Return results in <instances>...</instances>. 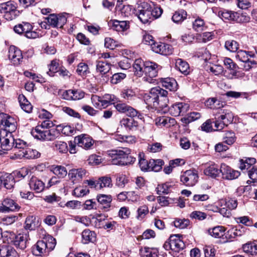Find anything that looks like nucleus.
<instances>
[{"instance_id":"14","label":"nucleus","mask_w":257,"mask_h":257,"mask_svg":"<svg viewBox=\"0 0 257 257\" xmlns=\"http://www.w3.org/2000/svg\"><path fill=\"white\" fill-rule=\"evenodd\" d=\"M198 175L195 170H186L181 175V182L186 186H194L198 182Z\"/></svg>"},{"instance_id":"56","label":"nucleus","mask_w":257,"mask_h":257,"mask_svg":"<svg viewBox=\"0 0 257 257\" xmlns=\"http://www.w3.org/2000/svg\"><path fill=\"white\" fill-rule=\"evenodd\" d=\"M99 185H101V189L103 187H111L112 183L111 179L108 176L100 177L98 179Z\"/></svg>"},{"instance_id":"4","label":"nucleus","mask_w":257,"mask_h":257,"mask_svg":"<svg viewBox=\"0 0 257 257\" xmlns=\"http://www.w3.org/2000/svg\"><path fill=\"white\" fill-rule=\"evenodd\" d=\"M0 143L1 148L5 151L14 148L23 149L26 147L25 142L19 139H15L13 133L6 131L0 132Z\"/></svg>"},{"instance_id":"31","label":"nucleus","mask_w":257,"mask_h":257,"mask_svg":"<svg viewBox=\"0 0 257 257\" xmlns=\"http://www.w3.org/2000/svg\"><path fill=\"white\" fill-rule=\"evenodd\" d=\"M156 124L159 127H169L175 123V119L166 116H161L156 118L155 120Z\"/></svg>"},{"instance_id":"61","label":"nucleus","mask_w":257,"mask_h":257,"mask_svg":"<svg viewBox=\"0 0 257 257\" xmlns=\"http://www.w3.org/2000/svg\"><path fill=\"white\" fill-rule=\"evenodd\" d=\"M128 180L125 175L122 174H117L116 178V184L120 187H123L127 183Z\"/></svg>"},{"instance_id":"45","label":"nucleus","mask_w":257,"mask_h":257,"mask_svg":"<svg viewBox=\"0 0 257 257\" xmlns=\"http://www.w3.org/2000/svg\"><path fill=\"white\" fill-rule=\"evenodd\" d=\"M201 117V114L197 112H192L188 114L186 117L181 118V121L186 124H188L193 121L196 120Z\"/></svg>"},{"instance_id":"12","label":"nucleus","mask_w":257,"mask_h":257,"mask_svg":"<svg viewBox=\"0 0 257 257\" xmlns=\"http://www.w3.org/2000/svg\"><path fill=\"white\" fill-rule=\"evenodd\" d=\"M54 131L46 130L42 128L40 126H36L31 131L32 135L36 139L43 141H51L55 138L53 134Z\"/></svg>"},{"instance_id":"17","label":"nucleus","mask_w":257,"mask_h":257,"mask_svg":"<svg viewBox=\"0 0 257 257\" xmlns=\"http://www.w3.org/2000/svg\"><path fill=\"white\" fill-rule=\"evenodd\" d=\"M254 56L251 52L239 50L237 52L235 57L240 61L245 63L244 68L246 70H248L251 67V65L256 64L254 60L249 59V57H253Z\"/></svg>"},{"instance_id":"7","label":"nucleus","mask_w":257,"mask_h":257,"mask_svg":"<svg viewBox=\"0 0 257 257\" xmlns=\"http://www.w3.org/2000/svg\"><path fill=\"white\" fill-rule=\"evenodd\" d=\"M185 246V243L180 239V236L179 234L171 235L163 245L166 250H171L175 253L179 252L180 250L183 249Z\"/></svg>"},{"instance_id":"46","label":"nucleus","mask_w":257,"mask_h":257,"mask_svg":"<svg viewBox=\"0 0 257 257\" xmlns=\"http://www.w3.org/2000/svg\"><path fill=\"white\" fill-rule=\"evenodd\" d=\"M205 22L203 19L198 18L193 22V29L196 32H201L206 29Z\"/></svg>"},{"instance_id":"15","label":"nucleus","mask_w":257,"mask_h":257,"mask_svg":"<svg viewBox=\"0 0 257 257\" xmlns=\"http://www.w3.org/2000/svg\"><path fill=\"white\" fill-rule=\"evenodd\" d=\"M223 62L226 68L231 71L229 76L230 79L242 78L245 75L243 72L238 71V66L230 58H225Z\"/></svg>"},{"instance_id":"18","label":"nucleus","mask_w":257,"mask_h":257,"mask_svg":"<svg viewBox=\"0 0 257 257\" xmlns=\"http://www.w3.org/2000/svg\"><path fill=\"white\" fill-rule=\"evenodd\" d=\"M152 50L154 52L163 55H169L173 52L172 46L161 42L152 43Z\"/></svg>"},{"instance_id":"11","label":"nucleus","mask_w":257,"mask_h":257,"mask_svg":"<svg viewBox=\"0 0 257 257\" xmlns=\"http://www.w3.org/2000/svg\"><path fill=\"white\" fill-rule=\"evenodd\" d=\"M190 108L189 104L183 102H179L172 104L169 108H163L164 112L168 110L169 113L174 116L184 115Z\"/></svg>"},{"instance_id":"3","label":"nucleus","mask_w":257,"mask_h":257,"mask_svg":"<svg viewBox=\"0 0 257 257\" xmlns=\"http://www.w3.org/2000/svg\"><path fill=\"white\" fill-rule=\"evenodd\" d=\"M168 95V92L157 86L151 88L149 93H146L144 96V99L147 104L155 108L167 107V104H162L160 103V97H166Z\"/></svg>"},{"instance_id":"37","label":"nucleus","mask_w":257,"mask_h":257,"mask_svg":"<svg viewBox=\"0 0 257 257\" xmlns=\"http://www.w3.org/2000/svg\"><path fill=\"white\" fill-rule=\"evenodd\" d=\"M23 150L24 157L28 159H34L40 157L41 154L36 150L24 147L21 149Z\"/></svg>"},{"instance_id":"44","label":"nucleus","mask_w":257,"mask_h":257,"mask_svg":"<svg viewBox=\"0 0 257 257\" xmlns=\"http://www.w3.org/2000/svg\"><path fill=\"white\" fill-rule=\"evenodd\" d=\"M149 164L150 165V171L158 172L162 169L164 162L161 159H151L149 160Z\"/></svg>"},{"instance_id":"25","label":"nucleus","mask_w":257,"mask_h":257,"mask_svg":"<svg viewBox=\"0 0 257 257\" xmlns=\"http://www.w3.org/2000/svg\"><path fill=\"white\" fill-rule=\"evenodd\" d=\"M28 235L27 234H19L15 236L13 241L14 245L22 250L27 247L28 240Z\"/></svg>"},{"instance_id":"19","label":"nucleus","mask_w":257,"mask_h":257,"mask_svg":"<svg viewBox=\"0 0 257 257\" xmlns=\"http://www.w3.org/2000/svg\"><path fill=\"white\" fill-rule=\"evenodd\" d=\"M1 116L2 117L1 123L5 126V129L3 131L9 133H15L17 128V122L16 119L5 113L3 114Z\"/></svg>"},{"instance_id":"64","label":"nucleus","mask_w":257,"mask_h":257,"mask_svg":"<svg viewBox=\"0 0 257 257\" xmlns=\"http://www.w3.org/2000/svg\"><path fill=\"white\" fill-rule=\"evenodd\" d=\"M225 203L226 207L229 210L234 209L237 206V200L235 199L229 198L226 200H222Z\"/></svg>"},{"instance_id":"20","label":"nucleus","mask_w":257,"mask_h":257,"mask_svg":"<svg viewBox=\"0 0 257 257\" xmlns=\"http://www.w3.org/2000/svg\"><path fill=\"white\" fill-rule=\"evenodd\" d=\"M221 173L223 178L226 180H233L237 178L240 175L239 171L231 169L224 164L221 165Z\"/></svg>"},{"instance_id":"60","label":"nucleus","mask_w":257,"mask_h":257,"mask_svg":"<svg viewBox=\"0 0 257 257\" xmlns=\"http://www.w3.org/2000/svg\"><path fill=\"white\" fill-rule=\"evenodd\" d=\"M49 71L47 73L50 76H53V74L58 71L59 63L57 60H53L51 61V64L48 66Z\"/></svg>"},{"instance_id":"42","label":"nucleus","mask_w":257,"mask_h":257,"mask_svg":"<svg viewBox=\"0 0 257 257\" xmlns=\"http://www.w3.org/2000/svg\"><path fill=\"white\" fill-rule=\"evenodd\" d=\"M187 17V13L184 10H181L176 11L172 17V21L175 23L182 22Z\"/></svg>"},{"instance_id":"63","label":"nucleus","mask_w":257,"mask_h":257,"mask_svg":"<svg viewBox=\"0 0 257 257\" xmlns=\"http://www.w3.org/2000/svg\"><path fill=\"white\" fill-rule=\"evenodd\" d=\"M190 216L192 219L203 220L206 218L207 214L200 211H194L190 214Z\"/></svg>"},{"instance_id":"32","label":"nucleus","mask_w":257,"mask_h":257,"mask_svg":"<svg viewBox=\"0 0 257 257\" xmlns=\"http://www.w3.org/2000/svg\"><path fill=\"white\" fill-rule=\"evenodd\" d=\"M82 242L84 244L93 242L95 240L96 234L94 231L89 229L84 230L81 234Z\"/></svg>"},{"instance_id":"23","label":"nucleus","mask_w":257,"mask_h":257,"mask_svg":"<svg viewBox=\"0 0 257 257\" xmlns=\"http://www.w3.org/2000/svg\"><path fill=\"white\" fill-rule=\"evenodd\" d=\"M74 143L77 144L78 146L85 149H89L93 145L92 139L85 135L76 137L74 139Z\"/></svg>"},{"instance_id":"59","label":"nucleus","mask_w":257,"mask_h":257,"mask_svg":"<svg viewBox=\"0 0 257 257\" xmlns=\"http://www.w3.org/2000/svg\"><path fill=\"white\" fill-rule=\"evenodd\" d=\"M106 218V216L104 214H97L92 218V219L94 221L95 226L97 228H100L103 225L102 222L104 221Z\"/></svg>"},{"instance_id":"48","label":"nucleus","mask_w":257,"mask_h":257,"mask_svg":"<svg viewBox=\"0 0 257 257\" xmlns=\"http://www.w3.org/2000/svg\"><path fill=\"white\" fill-rule=\"evenodd\" d=\"M144 154L140 153L139 155V166L143 171H150V165L149 164V161L143 158Z\"/></svg>"},{"instance_id":"24","label":"nucleus","mask_w":257,"mask_h":257,"mask_svg":"<svg viewBox=\"0 0 257 257\" xmlns=\"http://www.w3.org/2000/svg\"><path fill=\"white\" fill-rule=\"evenodd\" d=\"M108 25L111 29L118 32H123L130 27L129 22L127 21L112 20Z\"/></svg>"},{"instance_id":"39","label":"nucleus","mask_w":257,"mask_h":257,"mask_svg":"<svg viewBox=\"0 0 257 257\" xmlns=\"http://www.w3.org/2000/svg\"><path fill=\"white\" fill-rule=\"evenodd\" d=\"M18 99L22 109L28 113L31 112L32 106L26 97L23 94H21L19 96Z\"/></svg>"},{"instance_id":"38","label":"nucleus","mask_w":257,"mask_h":257,"mask_svg":"<svg viewBox=\"0 0 257 257\" xmlns=\"http://www.w3.org/2000/svg\"><path fill=\"white\" fill-rule=\"evenodd\" d=\"M140 253L142 257H158V251L155 248L145 247L140 249Z\"/></svg>"},{"instance_id":"51","label":"nucleus","mask_w":257,"mask_h":257,"mask_svg":"<svg viewBox=\"0 0 257 257\" xmlns=\"http://www.w3.org/2000/svg\"><path fill=\"white\" fill-rule=\"evenodd\" d=\"M225 47L231 52H236L238 49L239 44L234 40H229L225 42Z\"/></svg>"},{"instance_id":"5","label":"nucleus","mask_w":257,"mask_h":257,"mask_svg":"<svg viewBox=\"0 0 257 257\" xmlns=\"http://www.w3.org/2000/svg\"><path fill=\"white\" fill-rule=\"evenodd\" d=\"M56 244V239L51 236H48L42 240H39L32 249L33 254L40 255L52 250Z\"/></svg>"},{"instance_id":"29","label":"nucleus","mask_w":257,"mask_h":257,"mask_svg":"<svg viewBox=\"0 0 257 257\" xmlns=\"http://www.w3.org/2000/svg\"><path fill=\"white\" fill-rule=\"evenodd\" d=\"M218 15L222 20L238 21V14L237 13L223 10L219 11Z\"/></svg>"},{"instance_id":"58","label":"nucleus","mask_w":257,"mask_h":257,"mask_svg":"<svg viewBox=\"0 0 257 257\" xmlns=\"http://www.w3.org/2000/svg\"><path fill=\"white\" fill-rule=\"evenodd\" d=\"M219 101L215 98H209L205 102V105L211 109H217L220 108L219 105Z\"/></svg>"},{"instance_id":"26","label":"nucleus","mask_w":257,"mask_h":257,"mask_svg":"<svg viewBox=\"0 0 257 257\" xmlns=\"http://www.w3.org/2000/svg\"><path fill=\"white\" fill-rule=\"evenodd\" d=\"M3 206L0 207L1 212H9L17 210L19 205L12 199L7 198L3 202Z\"/></svg>"},{"instance_id":"6","label":"nucleus","mask_w":257,"mask_h":257,"mask_svg":"<svg viewBox=\"0 0 257 257\" xmlns=\"http://www.w3.org/2000/svg\"><path fill=\"white\" fill-rule=\"evenodd\" d=\"M214 126L216 131L222 130L233 120V113L228 110L219 109L216 112H214Z\"/></svg>"},{"instance_id":"27","label":"nucleus","mask_w":257,"mask_h":257,"mask_svg":"<svg viewBox=\"0 0 257 257\" xmlns=\"http://www.w3.org/2000/svg\"><path fill=\"white\" fill-rule=\"evenodd\" d=\"M29 186L32 190L36 192H42L45 188V183L36 177H32L29 183Z\"/></svg>"},{"instance_id":"41","label":"nucleus","mask_w":257,"mask_h":257,"mask_svg":"<svg viewBox=\"0 0 257 257\" xmlns=\"http://www.w3.org/2000/svg\"><path fill=\"white\" fill-rule=\"evenodd\" d=\"M225 229L222 226H217L208 230L209 233L215 238H221L224 234Z\"/></svg>"},{"instance_id":"53","label":"nucleus","mask_w":257,"mask_h":257,"mask_svg":"<svg viewBox=\"0 0 257 257\" xmlns=\"http://www.w3.org/2000/svg\"><path fill=\"white\" fill-rule=\"evenodd\" d=\"M171 187L172 186L168 183L159 185L157 188L158 194H167L171 192Z\"/></svg>"},{"instance_id":"55","label":"nucleus","mask_w":257,"mask_h":257,"mask_svg":"<svg viewBox=\"0 0 257 257\" xmlns=\"http://www.w3.org/2000/svg\"><path fill=\"white\" fill-rule=\"evenodd\" d=\"M54 149L61 153H66L68 151V146L64 142L56 141L54 143Z\"/></svg>"},{"instance_id":"8","label":"nucleus","mask_w":257,"mask_h":257,"mask_svg":"<svg viewBox=\"0 0 257 257\" xmlns=\"http://www.w3.org/2000/svg\"><path fill=\"white\" fill-rule=\"evenodd\" d=\"M0 13L6 20L11 21L17 17L19 11L14 2L9 1L0 4Z\"/></svg>"},{"instance_id":"16","label":"nucleus","mask_w":257,"mask_h":257,"mask_svg":"<svg viewBox=\"0 0 257 257\" xmlns=\"http://www.w3.org/2000/svg\"><path fill=\"white\" fill-rule=\"evenodd\" d=\"M120 124L128 132L136 133L140 131L138 121L132 117L123 118L120 121Z\"/></svg>"},{"instance_id":"54","label":"nucleus","mask_w":257,"mask_h":257,"mask_svg":"<svg viewBox=\"0 0 257 257\" xmlns=\"http://www.w3.org/2000/svg\"><path fill=\"white\" fill-rule=\"evenodd\" d=\"M136 10L130 5H124L122 8H120V11L121 15L124 17H128L132 14L136 15Z\"/></svg>"},{"instance_id":"10","label":"nucleus","mask_w":257,"mask_h":257,"mask_svg":"<svg viewBox=\"0 0 257 257\" xmlns=\"http://www.w3.org/2000/svg\"><path fill=\"white\" fill-rule=\"evenodd\" d=\"M33 26L29 23H22V24L16 25L14 28L15 33L22 35L24 34L25 36L29 39H35L39 37V34L32 31Z\"/></svg>"},{"instance_id":"43","label":"nucleus","mask_w":257,"mask_h":257,"mask_svg":"<svg viewBox=\"0 0 257 257\" xmlns=\"http://www.w3.org/2000/svg\"><path fill=\"white\" fill-rule=\"evenodd\" d=\"M110 69V66L108 63L103 61L97 62L96 64V70L101 75L106 74L109 71Z\"/></svg>"},{"instance_id":"13","label":"nucleus","mask_w":257,"mask_h":257,"mask_svg":"<svg viewBox=\"0 0 257 257\" xmlns=\"http://www.w3.org/2000/svg\"><path fill=\"white\" fill-rule=\"evenodd\" d=\"M67 22L65 15L50 14L45 18V23L54 28H62Z\"/></svg>"},{"instance_id":"30","label":"nucleus","mask_w":257,"mask_h":257,"mask_svg":"<svg viewBox=\"0 0 257 257\" xmlns=\"http://www.w3.org/2000/svg\"><path fill=\"white\" fill-rule=\"evenodd\" d=\"M162 84L163 87L170 90L175 91L177 90L178 84L175 79L173 78H165L162 79Z\"/></svg>"},{"instance_id":"52","label":"nucleus","mask_w":257,"mask_h":257,"mask_svg":"<svg viewBox=\"0 0 257 257\" xmlns=\"http://www.w3.org/2000/svg\"><path fill=\"white\" fill-rule=\"evenodd\" d=\"M52 171L54 174L60 178L65 177L67 174L66 168L61 166H57L54 167Z\"/></svg>"},{"instance_id":"49","label":"nucleus","mask_w":257,"mask_h":257,"mask_svg":"<svg viewBox=\"0 0 257 257\" xmlns=\"http://www.w3.org/2000/svg\"><path fill=\"white\" fill-rule=\"evenodd\" d=\"M76 72L78 74L81 76H86L90 73L89 69L87 64L85 63H80L77 66Z\"/></svg>"},{"instance_id":"57","label":"nucleus","mask_w":257,"mask_h":257,"mask_svg":"<svg viewBox=\"0 0 257 257\" xmlns=\"http://www.w3.org/2000/svg\"><path fill=\"white\" fill-rule=\"evenodd\" d=\"M235 139L236 138L233 132H227L223 137V142L228 145H231L234 143Z\"/></svg>"},{"instance_id":"34","label":"nucleus","mask_w":257,"mask_h":257,"mask_svg":"<svg viewBox=\"0 0 257 257\" xmlns=\"http://www.w3.org/2000/svg\"><path fill=\"white\" fill-rule=\"evenodd\" d=\"M86 172L85 170L82 168L77 169H72L69 171L68 176L73 181L81 179L85 175Z\"/></svg>"},{"instance_id":"36","label":"nucleus","mask_w":257,"mask_h":257,"mask_svg":"<svg viewBox=\"0 0 257 257\" xmlns=\"http://www.w3.org/2000/svg\"><path fill=\"white\" fill-rule=\"evenodd\" d=\"M243 251L250 255L257 254V243L255 241L248 242L242 245Z\"/></svg>"},{"instance_id":"35","label":"nucleus","mask_w":257,"mask_h":257,"mask_svg":"<svg viewBox=\"0 0 257 257\" xmlns=\"http://www.w3.org/2000/svg\"><path fill=\"white\" fill-rule=\"evenodd\" d=\"M97 200L103 208L106 209L110 207L112 198L109 195L99 194L97 196Z\"/></svg>"},{"instance_id":"28","label":"nucleus","mask_w":257,"mask_h":257,"mask_svg":"<svg viewBox=\"0 0 257 257\" xmlns=\"http://www.w3.org/2000/svg\"><path fill=\"white\" fill-rule=\"evenodd\" d=\"M205 175L208 176L212 178H215L218 177L221 173V167L219 168L218 166L215 164H212L206 168L204 171Z\"/></svg>"},{"instance_id":"62","label":"nucleus","mask_w":257,"mask_h":257,"mask_svg":"<svg viewBox=\"0 0 257 257\" xmlns=\"http://www.w3.org/2000/svg\"><path fill=\"white\" fill-rule=\"evenodd\" d=\"M126 77V74L123 73H116L114 74L111 79V83L117 84Z\"/></svg>"},{"instance_id":"1","label":"nucleus","mask_w":257,"mask_h":257,"mask_svg":"<svg viewBox=\"0 0 257 257\" xmlns=\"http://www.w3.org/2000/svg\"><path fill=\"white\" fill-rule=\"evenodd\" d=\"M159 66L152 61H143L141 59H136L133 64L134 73L138 76H145L143 78L144 81L150 83L154 82L153 78L158 75Z\"/></svg>"},{"instance_id":"21","label":"nucleus","mask_w":257,"mask_h":257,"mask_svg":"<svg viewBox=\"0 0 257 257\" xmlns=\"http://www.w3.org/2000/svg\"><path fill=\"white\" fill-rule=\"evenodd\" d=\"M9 58L14 65H18L23 59L21 51L14 46H11L9 50Z\"/></svg>"},{"instance_id":"47","label":"nucleus","mask_w":257,"mask_h":257,"mask_svg":"<svg viewBox=\"0 0 257 257\" xmlns=\"http://www.w3.org/2000/svg\"><path fill=\"white\" fill-rule=\"evenodd\" d=\"M121 96L127 101L133 100L136 97L135 92L132 89H124L121 92Z\"/></svg>"},{"instance_id":"33","label":"nucleus","mask_w":257,"mask_h":257,"mask_svg":"<svg viewBox=\"0 0 257 257\" xmlns=\"http://www.w3.org/2000/svg\"><path fill=\"white\" fill-rule=\"evenodd\" d=\"M176 67L184 75H187L190 72L189 64L182 59H177L175 63Z\"/></svg>"},{"instance_id":"22","label":"nucleus","mask_w":257,"mask_h":257,"mask_svg":"<svg viewBox=\"0 0 257 257\" xmlns=\"http://www.w3.org/2000/svg\"><path fill=\"white\" fill-rule=\"evenodd\" d=\"M1 186L3 185L7 189L13 188L15 180L14 175L8 173H1Z\"/></svg>"},{"instance_id":"2","label":"nucleus","mask_w":257,"mask_h":257,"mask_svg":"<svg viewBox=\"0 0 257 257\" xmlns=\"http://www.w3.org/2000/svg\"><path fill=\"white\" fill-rule=\"evenodd\" d=\"M131 150L127 148L123 150H112L108 152L111 158V164L115 165L125 166L133 163L136 158L130 155Z\"/></svg>"},{"instance_id":"40","label":"nucleus","mask_w":257,"mask_h":257,"mask_svg":"<svg viewBox=\"0 0 257 257\" xmlns=\"http://www.w3.org/2000/svg\"><path fill=\"white\" fill-rule=\"evenodd\" d=\"M38 226V222L36 221L35 216L32 215L26 218L25 223V228L26 229L35 230Z\"/></svg>"},{"instance_id":"9","label":"nucleus","mask_w":257,"mask_h":257,"mask_svg":"<svg viewBox=\"0 0 257 257\" xmlns=\"http://www.w3.org/2000/svg\"><path fill=\"white\" fill-rule=\"evenodd\" d=\"M151 5L146 2H143L138 5L136 10V16L138 17L141 22L146 24L151 22L152 13Z\"/></svg>"},{"instance_id":"50","label":"nucleus","mask_w":257,"mask_h":257,"mask_svg":"<svg viewBox=\"0 0 257 257\" xmlns=\"http://www.w3.org/2000/svg\"><path fill=\"white\" fill-rule=\"evenodd\" d=\"M174 226L180 229L186 228L190 223V221L187 219L175 218L173 222Z\"/></svg>"}]
</instances>
